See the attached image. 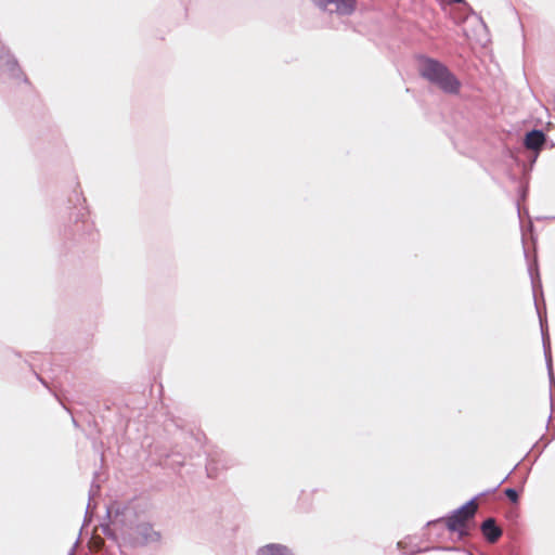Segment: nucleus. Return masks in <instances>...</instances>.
Here are the masks:
<instances>
[{
	"instance_id": "1",
	"label": "nucleus",
	"mask_w": 555,
	"mask_h": 555,
	"mask_svg": "<svg viewBox=\"0 0 555 555\" xmlns=\"http://www.w3.org/2000/svg\"><path fill=\"white\" fill-rule=\"evenodd\" d=\"M421 75L437 85L440 89L448 93H457L460 90V81L456 77L439 61L434 59H423L420 65Z\"/></svg>"
},
{
	"instance_id": "2",
	"label": "nucleus",
	"mask_w": 555,
	"mask_h": 555,
	"mask_svg": "<svg viewBox=\"0 0 555 555\" xmlns=\"http://www.w3.org/2000/svg\"><path fill=\"white\" fill-rule=\"evenodd\" d=\"M475 501L476 499H472L446 518L447 528L452 532H457L460 539L468 534L467 522L474 517L477 509Z\"/></svg>"
},
{
	"instance_id": "3",
	"label": "nucleus",
	"mask_w": 555,
	"mask_h": 555,
	"mask_svg": "<svg viewBox=\"0 0 555 555\" xmlns=\"http://www.w3.org/2000/svg\"><path fill=\"white\" fill-rule=\"evenodd\" d=\"M128 535L133 545L153 544L160 540V533L154 530L149 522H139L134 527H131Z\"/></svg>"
},
{
	"instance_id": "4",
	"label": "nucleus",
	"mask_w": 555,
	"mask_h": 555,
	"mask_svg": "<svg viewBox=\"0 0 555 555\" xmlns=\"http://www.w3.org/2000/svg\"><path fill=\"white\" fill-rule=\"evenodd\" d=\"M107 516L111 524L124 532L127 520L132 516V511L127 506L113 504L107 508Z\"/></svg>"
},
{
	"instance_id": "5",
	"label": "nucleus",
	"mask_w": 555,
	"mask_h": 555,
	"mask_svg": "<svg viewBox=\"0 0 555 555\" xmlns=\"http://www.w3.org/2000/svg\"><path fill=\"white\" fill-rule=\"evenodd\" d=\"M317 7L326 10L328 4H335V12L350 15L356 10V0H311Z\"/></svg>"
},
{
	"instance_id": "6",
	"label": "nucleus",
	"mask_w": 555,
	"mask_h": 555,
	"mask_svg": "<svg viewBox=\"0 0 555 555\" xmlns=\"http://www.w3.org/2000/svg\"><path fill=\"white\" fill-rule=\"evenodd\" d=\"M481 532L488 542L494 543L502 535V530L493 518H488L481 524Z\"/></svg>"
},
{
	"instance_id": "7",
	"label": "nucleus",
	"mask_w": 555,
	"mask_h": 555,
	"mask_svg": "<svg viewBox=\"0 0 555 555\" xmlns=\"http://www.w3.org/2000/svg\"><path fill=\"white\" fill-rule=\"evenodd\" d=\"M545 141V135L541 130H532L526 134L525 145L530 150H539Z\"/></svg>"
},
{
	"instance_id": "8",
	"label": "nucleus",
	"mask_w": 555,
	"mask_h": 555,
	"mask_svg": "<svg viewBox=\"0 0 555 555\" xmlns=\"http://www.w3.org/2000/svg\"><path fill=\"white\" fill-rule=\"evenodd\" d=\"M541 331L543 336V349L545 354V361L547 366V373L551 384H554V373L552 367V357H551V345H550V338L544 332L543 322L541 321Z\"/></svg>"
},
{
	"instance_id": "9",
	"label": "nucleus",
	"mask_w": 555,
	"mask_h": 555,
	"mask_svg": "<svg viewBox=\"0 0 555 555\" xmlns=\"http://www.w3.org/2000/svg\"><path fill=\"white\" fill-rule=\"evenodd\" d=\"M257 555H293V553L282 544H268L259 548Z\"/></svg>"
},
{
	"instance_id": "10",
	"label": "nucleus",
	"mask_w": 555,
	"mask_h": 555,
	"mask_svg": "<svg viewBox=\"0 0 555 555\" xmlns=\"http://www.w3.org/2000/svg\"><path fill=\"white\" fill-rule=\"evenodd\" d=\"M505 495L513 502L517 503L518 501V493L515 489L508 488L505 490Z\"/></svg>"
},
{
	"instance_id": "11",
	"label": "nucleus",
	"mask_w": 555,
	"mask_h": 555,
	"mask_svg": "<svg viewBox=\"0 0 555 555\" xmlns=\"http://www.w3.org/2000/svg\"><path fill=\"white\" fill-rule=\"evenodd\" d=\"M98 491H99V486H95V487L92 486L90 489V496L95 494Z\"/></svg>"
},
{
	"instance_id": "12",
	"label": "nucleus",
	"mask_w": 555,
	"mask_h": 555,
	"mask_svg": "<svg viewBox=\"0 0 555 555\" xmlns=\"http://www.w3.org/2000/svg\"><path fill=\"white\" fill-rule=\"evenodd\" d=\"M207 470H208V476L212 477V474H211V472H212L211 463L208 464Z\"/></svg>"
},
{
	"instance_id": "13",
	"label": "nucleus",
	"mask_w": 555,
	"mask_h": 555,
	"mask_svg": "<svg viewBox=\"0 0 555 555\" xmlns=\"http://www.w3.org/2000/svg\"><path fill=\"white\" fill-rule=\"evenodd\" d=\"M417 552H421V550H412L410 552H404L405 554H413V553H417Z\"/></svg>"
},
{
	"instance_id": "14",
	"label": "nucleus",
	"mask_w": 555,
	"mask_h": 555,
	"mask_svg": "<svg viewBox=\"0 0 555 555\" xmlns=\"http://www.w3.org/2000/svg\"><path fill=\"white\" fill-rule=\"evenodd\" d=\"M454 3H462L464 0H452Z\"/></svg>"
},
{
	"instance_id": "15",
	"label": "nucleus",
	"mask_w": 555,
	"mask_h": 555,
	"mask_svg": "<svg viewBox=\"0 0 555 555\" xmlns=\"http://www.w3.org/2000/svg\"><path fill=\"white\" fill-rule=\"evenodd\" d=\"M398 547L401 548L402 547V542H399L398 543Z\"/></svg>"
}]
</instances>
